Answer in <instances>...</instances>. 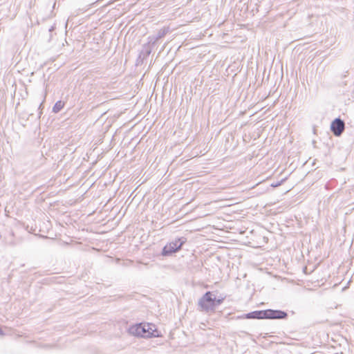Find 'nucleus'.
I'll return each mask as SVG.
<instances>
[{
  "mask_svg": "<svg viewBox=\"0 0 354 354\" xmlns=\"http://www.w3.org/2000/svg\"><path fill=\"white\" fill-rule=\"evenodd\" d=\"M64 106V103L62 101H58L55 103L53 108V111L55 113H58Z\"/></svg>",
  "mask_w": 354,
  "mask_h": 354,
  "instance_id": "423d86ee",
  "label": "nucleus"
},
{
  "mask_svg": "<svg viewBox=\"0 0 354 354\" xmlns=\"http://www.w3.org/2000/svg\"><path fill=\"white\" fill-rule=\"evenodd\" d=\"M165 35V30H162L158 32V36L154 39L153 42H156L160 38L162 37Z\"/></svg>",
  "mask_w": 354,
  "mask_h": 354,
  "instance_id": "6e6552de",
  "label": "nucleus"
},
{
  "mask_svg": "<svg viewBox=\"0 0 354 354\" xmlns=\"http://www.w3.org/2000/svg\"><path fill=\"white\" fill-rule=\"evenodd\" d=\"M224 299L223 298H221V299H216L215 295L214 296V301H213V303H214V310L215 309L216 306L221 304L223 301Z\"/></svg>",
  "mask_w": 354,
  "mask_h": 354,
  "instance_id": "0eeeda50",
  "label": "nucleus"
},
{
  "mask_svg": "<svg viewBox=\"0 0 354 354\" xmlns=\"http://www.w3.org/2000/svg\"><path fill=\"white\" fill-rule=\"evenodd\" d=\"M345 124L343 120L339 118L335 119L330 125L332 132L336 136H339L344 130Z\"/></svg>",
  "mask_w": 354,
  "mask_h": 354,
  "instance_id": "39448f33",
  "label": "nucleus"
},
{
  "mask_svg": "<svg viewBox=\"0 0 354 354\" xmlns=\"http://www.w3.org/2000/svg\"><path fill=\"white\" fill-rule=\"evenodd\" d=\"M185 243L183 238L176 239L167 244L162 250V256H169L180 250Z\"/></svg>",
  "mask_w": 354,
  "mask_h": 354,
  "instance_id": "20e7f679",
  "label": "nucleus"
},
{
  "mask_svg": "<svg viewBox=\"0 0 354 354\" xmlns=\"http://www.w3.org/2000/svg\"><path fill=\"white\" fill-rule=\"evenodd\" d=\"M214 296L212 292L207 291L199 299L198 304L202 310L207 313L214 310Z\"/></svg>",
  "mask_w": 354,
  "mask_h": 354,
  "instance_id": "7ed1b4c3",
  "label": "nucleus"
},
{
  "mask_svg": "<svg viewBox=\"0 0 354 354\" xmlns=\"http://www.w3.org/2000/svg\"><path fill=\"white\" fill-rule=\"evenodd\" d=\"M244 317L255 319H286L288 317V313L281 310L267 309L248 313L244 315Z\"/></svg>",
  "mask_w": 354,
  "mask_h": 354,
  "instance_id": "f257e3e1",
  "label": "nucleus"
},
{
  "mask_svg": "<svg viewBox=\"0 0 354 354\" xmlns=\"http://www.w3.org/2000/svg\"><path fill=\"white\" fill-rule=\"evenodd\" d=\"M4 335L3 331L0 328V336H3Z\"/></svg>",
  "mask_w": 354,
  "mask_h": 354,
  "instance_id": "1a4fd4ad",
  "label": "nucleus"
},
{
  "mask_svg": "<svg viewBox=\"0 0 354 354\" xmlns=\"http://www.w3.org/2000/svg\"><path fill=\"white\" fill-rule=\"evenodd\" d=\"M152 326L149 324H138L129 328V333L135 336L142 337H156L158 335L154 334L156 330L152 329Z\"/></svg>",
  "mask_w": 354,
  "mask_h": 354,
  "instance_id": "f03ea898",
  "label": "nucleus"
}]
</instances>
